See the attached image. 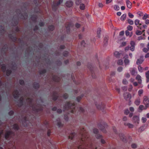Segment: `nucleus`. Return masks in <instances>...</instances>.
Instances as JSON below:
<instances>
[{
    "label": "nucleus",
    "mask_w": 149,
    "mask_h": 149,
    "mask_svg": "<svg viewBox=\"0 0 149 149\" xmlns=\"http://www.w3.org/2000/svg\"><path fill=\"white\" fill-rule=\"evenodd\" d=\"M128 15L129 17L130 18H133L134 17V15L130 12L128 13Z\"/></svg>",
    "instance_id": "nucleus-39"
},
{
    "label": "nucleus",
    "mask_w": 149,
    "mask_h": 149,
    "mask_svg": "<svg viewBox=\"0 0 149 149\" xmlns=\"http://www.w3.org/2000/svg\"><path fill=\"white\" fill-rule=\"evenodd\" d=\"M140 98L139 97H138L135 100L134 103L136 105L138 106L140 104Z\"/></svg>",
    "instance_id": "nucleus-12"
},
{
    "label": "nucleus",
    "mask_w": 149,
    "mask_h": 149,
    "mask_svg": "<svg viewBox=\"0 0 149 149\" xmlns=\"http://www.w3.org/2000/svg\"><path fill=\"white\" fill-rule=\"evenodd\" d=\"M85 43L84 41H82L81 42V46L84 47L85 46Z\"/></svg>",
    "instance_id": "nucleus-63"
},
{
    "label": "nucleus",
    "mask_w": 149,
    "mask_h": 149,
    "mask_svg": "<svg viewBox=\"0 0 149 149\" xmlns=\"http://www.w3.org/2000/svg\"><path fill=\"white\" fill-rule=\"evenodd\" d=\"M75 135V134L74 133H71L69 136V138L72 139L74 137Z\"/></svg>",
    "instance_id": "nucleus-24"
},
{
    "label": "nucleus",
    "mask_w": 149,
    "mask_h": 149,
    "mask_svg": "<svg viewBox=\"0 0 149 149\" xmlns=\"http://www.w3.org/2000/svg\"><path fill=\"white\" fill-rule=\"evenodd\" d=\"M114 55L115 57L118 58L120 57L121 54V53H119L118 52L116 51L114 53Z\"/></svg>",
    "instance_id": "nucleus-16"
},
{
    "label": "nucleus",
    "mask_w": 149,
    "mask_h": 149,
    "mask_svg": "<svg viewBox=\"0 0 149 149\" xmlns=\"http://www.w3.org/2000/svg\"><path fill=\"white\" fill-rule=\"evenodd\" d=\"M143 61V56H141L140 58L137 59L136 63L137 65H139L142 63Z\"/></svg>",
    "instance_id": "nucleus-10"
},
{
    "label": "nucleus",
    "mask_w": 149,
    "mask_h": 149,
    "mask_svg": "<svg viewBox=\"0 0 149 149\" xmlns=\"http://www.w3.org/2000/svg\"><path fill=\"white\" fill-rule=\"evenodd\" d=\"M96 136L97 139H100L102 137V136L100 134L97 135Z\"/></svg>",
    "instance_id": "nucleus-53"
},
{
    "label": "nucleus",
    "mask_w": 149,
    "mask_h": 149,
    "mask_svg": "<svg viewBox=\"0 0 149 149\" xmlns=\"http://www.w3.org/2000/svg\"><path fill=\"white\" fill-rule=\"evenodd\" d=\"M125 76L126 78H129L130 77V75L129 73H127L125 74Z\"/></svg>",
    "instance_id": "nucleus-57"
},
{
    "label": "nucleus",
    "mask_w": 149,
    "mask_h": 149,
    "mask_svg": "<svg viewBox=\"0 0 149 149\" xmlns=\"http://www.w3.org/2000/svg\"><path fill=\"white\" fill-rule=\"evenodd\" d=\"M119 135L120 138L124 142H125L126 139L125 136H124V135L123 134L121 133Z\"/></svg>",
    "instance_id": "nucleus-15"
},
{
    "label": "nucleus",
    "mask_w": 149,
    "mask_h": 149,
    "mask_svg": "<svg viewBox=\"0 0 149 149\" xmlns=\"http://www.w3.org/2000/svg\"><path fill=\"white\" fill-rule=\"evenodd\" d=\"M145 30H143L142 31L139 30H137L136 31V34L137 35H140L142 34L143 32L145 31Z\"/></svg>",
    "instance_id": "nucleus-18"
},
{
    "label": "nucleus",
    "mask_w": 149,
    "mask_h": 149,
    "mask_svg": "<svg viewBox=\"0 0 149 149\" xmlns=\"http://www.w3.org/2000/svg\"><path fill=\"white\" fill-rule=\"evenodd\" d=\"M11 73V71L10 70H7L6 71V74L7 75H9Z\"/></svg>",
    "instance_id": "nucleus-62"
},
{
    "label": "nucleus",
    "mask_w": 149,
    "mask_h": 149,
    "mask_svg": "<svg viewBox=\"0 0 149 149\" xmlns=\"http://www.w3.org/2000/svg\"><path fill=\"white\" fill-rule=\"evenodd\" d=\"M125 33V35L127 36H129L130 37L132 35H130V33L128 30L126 31Z\"/></svg>",
    "instance_id": "nucleus-37"
},
{
    "label": "nucleus",
    "mask_w": 149,
    "mask_h": 149,
    "mask_svg": "<svg viewBox=\"0 0 149 149\" xmlns=\"http://www.w3.org/2000/svg\"><path fill=\"white\" fill-rule=\"evenodd\" d=\"M129 113V110L127 109L125 110L124 113L126 115H128Z\"/></svg>",
    "instance_id": "nucleus-54"
},
{
    "label": "nucleus",
    "mask_w": 149,
    "mask_h": 149,
    "mask_svg": "<svg viewBox=\"0 0 149 149\" xmlns=\"http://www.w3.org/2000/svg\"><path fill=\"white\" fill-rule=\"evenodd\" d=\"M79 111L81 112H83L84 111V109L83 108L80 107L79 108Z\"/></svg>",
    "instance_id": "nucleus-60"
},
{
    "label": "nucleus",
    "mask_w": 149,
    "mask_h": 149,
    "mask_svg": "<svg viewBox=\"0 0 149 149\" xmlns=\"http://www.w3.org/2000/svg\"><path fill=\"white\" fill-rule=\"evenodd\" d=\"M85 8V5L84 4L82 3L80 4V8L81 10H84V9Z\"/></svg>",
    "instance_id": "nucleus-26"
},
{
    "label": "nucleus",
    "mask_w": 149,
    "mask_h": 149,
    "mask_svg": "<svg viewBox=\"0 0 149 149\" xmlns=\"http://www.w3.org/2000/svg\"><path fill=\"white\" fill-rule=\"evenodd\" d=\"M132 119L133 122L136 125L139 124V116H134Z\"/></svg>",
    "instance_id": "nucleus-5"
},
{
    "label": "nucleus",
    "mask_w": 149,
    "mask_h": 149,
    "mask_svg": "<svg viewBox=\"0 0 149 149\" xmlns=\"http://www.w3.org/2000/svg\"><path fill=\"white\" fill-rule=\"evenodd\" d=\"M31 19L33 21H35L36 20V16H34V17L33 16L31 18Z\"/></svg>",
    "instance_id": "nucleus-49"
},
{
    "label": "nucleus",
    "mask_w": 149,
    "mask_h": 149,
    "mask_svg": "<svg viewBox=\"0 0 149 149\" xmlns=\"http://www.w3.org/2000/svg\"><path fill=\"white\" fill-rule=\"evenodd\" d=\"M143 103L146 107V108L145 109H146L148 107H149V100L148 97L146 96H144Z\"/></svg>",
    "instance_id": "nucleus-3"
},
{
    "label": "nucleus",
    "mask_w": 149,
    "mask_h": 149,
    "mask_svg": "<svg viewBox=\"0 0 149 149\" xmlns=\"http://www.w3.org/2000/svg\"><path fill=\"white\" fill-rule=\"evenodd\" d=\"M148 15L146 13H145L143 15V19H146L148 17Z\"/></svg>",
    "instance_id": "nucleus-35"
},
{
    "label": "nucleus",
    "mask_w": 149,
    "mask_h": 149,
    "mask_svg": "<svg viewBox=\"0 0 149 149\" xmlns=\"http://www.w3.org/2000/svg\"><path fill=\"white\" fill-rule=\"evenodd\" d=\"M129 71L132 75L135 76L137 74L136 69L135 68H131L129 69Z\"/></svg>",
    "instance_id": "nucleus-4"
},
{
    "label": "nucleus",
    "mask_w": 149,
    "mask_h": 149,
    "mask_svg": "<svg viewBox=\"0 0 149 149\" xmlns=\"http://www.w3.org/2000/svg\"><path fill=\"white\" fill-rule=\"evenodd\" d=\"M137 14L139 15L140 16H142L143 15V13L141 12H139L137 13Z\"/></svg>",
    "instance_id": "nucleus-45"
},
{
    "label": "nucleus",
    "mask_w": 149,
    "mask_h": 149,
    "mask_svg": "<svg viewBox=\"0 0 149 149\" xmlns=\"http://www.w3.org/2000/svg\"><path fill=\"white\" fill-rule=\"evenodd\" d=\"M124 98L126 100H130L131 98V95L130 94L127 93H125L124 94Z\"/></svg>",
    "instance_id": "nucleus-7"
},
{
    "label": "nucleus",
    "mask_w": 149,
    "mask_h": 149,
    "mask_svg": "<svg viewBox=\"0 0 149 149\" xmlns=\"http://www.w3.org/2000/svg\"><path fill=\"white\" fill-rule=\"evenodd\" d=\"M73 5V2L70 1H68L66 2L65 3V5L67 7H71Z\"/></svg>",
    "instance_id": "nucleus-11"
},
{
    "label": "nucleus",
    "mask_w": 149,
    "mask_h": 149,
    "mask_svg": "<svg viewBox=\"0 0 149 149\" xmlns=\"http://www.w3.org/2000/svg\"><path fill=\"white\" fill-rule=\"evenodd\" d=\"M117 63L118 65H122L123 63V62L122 60L119 59L118 60Z\"/></svg>",
    "instance_id": "nucleus-28"
},
{
    "label": "nucleus",
    "mask_w": 149,
    "mask_h": 149,
    "mask_svg": "<svg viewBox=\"0 0 149 149\" xmlns=\"http://www.w3.org/2000/svg\"><path fill=\"white\" fill-rule=\"evenodd\" d=\"M126 42H123L122 43L121 46H124L126 45Z\"/></svg>",
    "instance_id": "nucleus-64"
},
{
    "label": "nucleus",
    "mask_w": 149,
    "mask_h": 149,
    "mask_svg": "<svg viewBox=\"0 0 149 149\" xmlns=\"http://www.w3.org/2000/svg\"><path fill=\"white\" fill-rule=\"evenodd\" d=\"M10 132H7L5 135V137L6 139H7L9 136V135L10 134Z\"/></svg>",
    "instance_id": "nucleus-33"
},
{
    "label": "nucleus",
    "mask_w": 149,
    "mask_h": 149,
    "mask_svg": "<svg viewBox=\"0 0 149 149\" xmlns=\"http://www.w3.org/2000/svg\"><path fill=\"white\" fill-rule=\"evenodd\" d=\"M145 108L146 107H144L143 105H140L138 108V111L139 112H141L143 110L145 109Z\"/></svg>",
    "instance_id": "nucleus-17"
},
{
    "label": "nucleus",
    "mask_w": 149,
    "mask_h": 149,
    "mask_svg": "<svg viewBox=\"0 0 149 149\" xmlns=\"http://www.w3.org/2000/svg\"><path fill=\"white\" fill-rule=\"evenodd\" d=\"M18 96V93L17 91H16L14 93V96L15 98H16Z\"/></svg>",
    "instance_id": "nucleus-30"
},
{
    "label": "nucleus",
    "mask_w": 149,
    "mask_h": 149,
    "mask_svg": "<svg viewBox=\"0 0 149 149\" xmlns=\"http://www.w3.org/2000/svg\"><path fill=\"white\" fill-rule=\"evenodd\" d=\"M49 29L50 31H53L54 29V26L52 25H51L49 26Z\"/></svg>",
    "instance_id": "nucleus-34"
},
{
    "label": "nucleus",
    "mask_w": 149,
    "mask_h": 149,
    "mask_svg": "<svg viewBox=\"0 0 149 149\" xmlns=\"http://www.w3.org/2000/svg\"><path fill=\"white\" fill-rule=\"evenodd\" d=\"M125 125L128 126L129 128H132L134 127V125L130 123H125Z\"/></svg>",
    "instance_id": "nucleus-20"
},
{
    "label": "nucleus",
    "mask_w": 149,
    "mask_h": 149,
    "mask_svg": "<svg viewBox=\"0 0 149 149\" xmlns=\"http://www.w3.org/2000/svg\"><path fill=\"white\" fill-rule=\"evenodd\" d=\"M131 146L133 148H136L137 146L136 144L135 143L132 144Z\"/></svg>",
    "instance_id": "nucleus-44"
},
{
    "label": "nucleus",
    "mask_w": 149,
    "mask_h": 149,
    "mask_svg": "<svg viewBox=\"0 0 149 149\" xmlns=\"http://www.w3.org/2000/svg\"><path fill=\"white\" fill-rule=\"evenodd\" d=\"M143 90L142 89L139 90L138 92V93L139 96H141V95L143 93Z\"/></svg>",
    "instance_id": "nucleus-32"
},
{
    "label": "nucleus",
    "mask_w": 149,
    "mask_h": 149,
    "mask_svg": "<svg viewBox=\"0 0 149 149\" xmlns=\"http://www.w3.org/2000/svg\"><path fill=\"white\" fill-rule=\"evenodd\" d=\"M124 34V31H121L120 33H119V35L120 36H123Z\"/></svg>",
    "instance_id": "nucleus-58"
},
{
    "label": "nucleus",
    "mask_w": 149,
    "mask_h": 149,
    "mask_svg": "<svg viewBox=\"0 0 149 149\" xmlns=\"http://www.w3.org/2000/svg\"><path fill=\"white\" fill-rule=\"evenodd\" d=\"M136 79L138 81L139 84H141L142 83L141 77L139 74H137L136 77Z\"/></svg>",
    "instance_id": "nucleus-9"
},
{
    "label": "nucleus",
    "mask_w": 149,
    "mask_h": 149,
    "mask_svg": "<svg viewBox=\"0 0 149 149\" xmlns=\"http://www.w3.org/2000/svg\"><path fill=\"white\" fill-rule=\"evenodd\" d=\"M108 39L107 37H105L104 38V43L106 44V43L107 42V41H108Z\"/></svg>",
    "instance_id": "nucleus-48"
},
{
    "label": "nucleus",
    "mask_w": 149,
    "mask_h": 149,
    "mask_svg": "<svg viewBox=\"0 0 149 149\" xmlns=\"http://www.w3.org/2000/svg\"><path fill=\"white\" fill-rule=\"evenodd\" d=\"M147 119L143 117L142 118V121L143 123H145Z\"/></svg>",
    "instance_id": "nucleus-40"
},
{
    "label": "nucleus",
    "mask_w": 149,
    "mask_h": 149,
    "mask_svg": "<svg viewBox=\"0 0 149 149\" xmlns=\"http://www.w3.org/2000/svg\"><path fill=\"white\" fill-rule=\"evenodd\" d=\"M63 0H59L58 2L56 3L57 6H58L60 4L63 2Z\"/></svg>",
    "instance_id": "nucleus-50"
},
{
    "label": "nucleus",
    "mask_w": 149,
    "mask_h": 149,
    "mask_svg": "<svg viewBox=\"0 0 149 149\" xmlns=\"http://www.w3.org/2000/svg\"><path fill=\"white\" fill-rule=\"evenodd\" d=\"M68 97V94L66 93H65L64 94V95L63 96V97L65 99L67 98Z\"/></svg>",
    "instance_id": "nucleus-51"
},
{
    "label": "nucleus",
    "mask_w": 149,
    "mask_h": 149,
    "mask_svg": "<svg viewBox=\"0 0 149 149\" xmlns=\"http://www.w3.org/2000/svg\"><path fill=\"white\" fill-rule=\"evenodd\" d=\"M68 54V52L67 51H65L63 52V55L65 56H67Z\"/></svg>",
    "instance_id": "nucleus-47"
},
{
    "label": "nucleus",
    "mask_w": 149,
    "mask_h": 149,
    "mask_svg": "<svg viewBox=\"0 0 149 149\" xmlns=\"http://www.w3.org/2000/svg\"><path fill=\"white\" fill-rule=\"evenodd\" d=\"M127 22L129 24L131 25H132L134 24L133 21L130 19H129L127 20Z\"/></svg>",
    "instance_id": "nucleus-29"
},
{
    "label": "nucleus",
    "mask_w": 149,
    "mask_h": 149,
    "mask_svg": "<svg viewBox=\"0 0 149 149\" xmlns=\"http://www.w3.org/2000/svg\"><path fill=\"white\" fill-rule=\"evenodd\" d=\"M114 8L115 10H118L120 9L119 6L117 5H115L114 6Z\"/></svg>",
    "instance_id": "nucleus-27"
},
{
    "label": "nucleus",
    "mask_w": 149,
    "mask_h": 149,
    "mask_svg": "<svg viewBox=\"0 0 149 149\" xmlns=\"http://www.w3.org/2000/svg\"><path fill=\"white\" fill-rule=\"evenodd\" d=\"M145 38L144 37H143L142 36H140L138 37V40H143V39H145Z\"/></svg>",
    "instance_id": "nucleus-38"
},
{
    "label": "nucleus",
    "mask_w": 149,
    "mask_h": 149,
    "mask_svg": "<svg viewBox=\"0 0 149 149\" xmlns=\"http://www.w3.org/2000/svg\"><path fill=\"white\" fill-rule=\"evenodd\" d=\"M124 61L125 65H129L130 63V61L128 59H125L124 60Z\"/></svg>",
    "instance_id": "nucleus-22"
},
{
    "label": "nucleus",
    "mask_w": 149,
    "mask_h": 149,
    "mask_svg": "<svg viewBox=\"0 0 149 149\" xmlns=\"http://www.w3.org/2000/svg\"><path fill=\"white\" fill-rule=\"evenodd\" d=\"M24 84V82L23 80H19V84L23 85Z\"/></svg>",
    "instance_id": "nucleus-55"
},
{
    "label": "nucleus",
    "mask_w": 149,
    "mask_h": 149,
    "mask_svg": "<svg viewBox=\"0 0 149 149\" xmlns=\"http://www.w3.org/2000/svg\"><path fill=\"white\" fill-rule=\"evenodd\" d=\"M130 110L131 111L133 112L134 111V108L132 107H131L130 108Z\"/></svg>",
    "instance_id": "nucleus-61"
},
{
    "label": "nucleus",
    "mask_w": 149,
    "mask_h": 149,
    "mask_svg": "<svg viewBox=\"0 0 149 149\" xmlns=\"http://www.w3.org/2000/svg\"><path fill=\"white\" fill-rule=\"evenodd\" d=\"M96 107L98 109H101V107H102L103 108H104V106L102 105H97V104H96Z\"/></svg>",
    "instance_id": "nucleus-25"
},
{
    "label": "nucleus",
    "mask_w": 149,
    "mask_h": 149,
    "mask_svg": "<svg viewBox=\"0 0 149 149\" xmlns=\"http://www.w3.org/2000/svg\"><path fill=\"white\" fill-rule=\"evenodd\" d=\"M131 47H130V49L132 51H133L134 50L135 43L134 41H131L130 42Z\"/></svg>",
    "instance_id": "nucleus-8"
},
{
    "label": "nucleus",
    "mask_w": 149,
    "mask_h": 149,
    "mask_svg": "<svg viewBox=\"0 0 149 149\" xmlns=\"http://www.w3.org/2000/svg\"><path fill=\"white\" fill-rule=\"evenodd\" d=\"M81 3V0H76V3L77 5H79Z\"/></svg>",
    "instance_id": "nucleus-41"
},
{
    "label": "nucleus",
    "mask_w": 149,
    "mask_h": 149,
    "mask_svg": "<svg viewBox=\"0 0 149 149\" xmlns=\"http://www.w3.org/2000/svg\"><path fill=\"white\" fill-rule=\"evenodd\" d=\"M130 47H129V46H127V47H125V51L126 52L128 50L130 49Z\"/></svg>",
    "instance_id": "nucleus-59"
},
{
    "label": "nucleus",
    "mask_w": 149,
    "mask_h": 149,
    "mask_svg": "<svg viewBox=\"0 0 149 149\" xmlns=\"http://www.w3.org/2000/svg\"><path fill=\"white\" fill-rule=\"evenodd\" d=\"M145 76L146 79V82L147 83L149 82V70L145 73Z\"/></svg>",
    "instance_id": "nucleus-14"
},
{
    "label": "nucleus",
    "mask_w": 149,
    "mask_h": 149,
    "mask_svg": "<svg viewBox=\"0 0 149 149\" xmlns=\"http://www.w3.org/2000/svg\"><path fill=\"white\" fill-rule=\"evenodd\" d=\"M75 104L74 102H67L65 104L64 106V109L65 110H69L71 109V112L72 113H74V110H75Z\"/></svg>",
    "instance_id": "nucleus-2"
},
{
    "label": "nucleus",
    "mask_w": 149,
    "mask_h": 149,
    "mask_svg": "<svg viewBox=\"0 0 149 149\" xmlns=\"http://www.w3.org/2000/svg\"><path fill=\"white\" fill-rule=\"evenodd\" d=\"M58 95L57 94H56L55 95V96H53V99L54 100H56V99H57V98H58Z\"/></svg>",
    "instance_id": "nucleus-46"
},
{
    "label": "nucleus",
    "mask_w": 149,
    "mask_h": 149,
    "mask_svg": "<svg viewBox=\"0 0 149 149\" xmlns=\"http://www.w3.org/2000/svg\"><path fill=\"white\" fill-rule=\"evenodd\" d=\"M140 21L138 19H136L134 21V24L135 25L137 26L138 29H141V26L142 24L140 23Z\"/></svg>",
    "instance_id": "nucleus-6"
},
{
    "label": "nucleus",
    "mask_w": 149,
    "mask_h": 149,
    "mask_svg": "<svg viewBox=\"0 0 149 149\" xmlns=\"http://www.w3.org/2000/svg\"><path fill=\"white\" fill-rule=\"evenodd\" d=\"M81 133V138L79 145L77 148L74 149H93L94 146L90 141L88 134L84 128Z\"/></svg>",
    "instance_id": "nucleus-1"
},
{
    "label": "nucleus",
    "mask_w": 149,
    "mask_h": 149,
    "mask_svg": "<svg viewBox=\"0 0 149 149\" xmlns=\"http://www.w3.org/2000/svg\"><path fill=\"white\" fill-rule=\"evenodd\" d=\"M149 50L148 48L147 49L146 48H144L143 49V51L146 53Z\"/></svg>",
    "instance_id": "nucleus-42"
},
{
    "label": "nucleus",
    "mask_w": 149,
    "mask_h": 149,
    "mask_svg": "<svg viewBox=\"0 0 149 149\" xmlns=\"http://www.w3.org/2000/svg\"><path fill=\"white\" fill-rule=\"evenodd\" d=\"M126 3L127 7L129 8H131L132 7V3L129 0H126Z\"/></svg>",
    "instance_id": "nucleus-13"
},
{
    "label": "nucleus",
    "mask_w": 149,
    "mask_h": 149,
    "mask_svg": "<svg viewBox=\"0 0 149 149\" xmlns=\"http://www.w3.org/2000/svg\"><path fill=\"white\" fill-rule=\"evenodd\" d=\"M34 87L36 88L39 87V84L37 83H35L33 85Z\"/></svg>",
    "instance_id": "nucleus-36"
},
{
    "label": "nucleus",
    "mask_w": 149,
    "mask_h": 149,
    "mask_svg": "<svg viewBox=\"0 0 149 149\" xmlns=\"http://www.w3.org/2000/svg\"><path fill=\"white\" fill-rule=\"evenodd\" d=\"M101 29L100 28H98L97 29V36L100 38V34L101 32Z\"/></svg>",
    "instance_id": "nucleus-19"
},
{
    "label": "nucleus",
    "mask_w": 149,
    "mask_h": 149,
    "mask_svg": "<svg viewBox=\"0 0 149 149\" xmlns=\"http://www.w3.org/2000/svg\"><path fill=\"white\" fill-rule=\"evenodd\" d=\"M126 14H124L121 17V18H120L121 20L122 21L126 19Z\"/></svg>",
    "instance_id": "nucleus-21"
},
{
    "label": "nucleus",
    "mask_w": 149,
    "mask_h": 149,
    "mask_svg": "<svg viewBox=\"0 0 149 149\" xmlns=\"http://www.w3.org/2000/svg\"><path fill=\"white\" fill-rule=\"evenodd\" d=\"M133 27L130 25H128L127 27V29L128 31H132L133 29Z\"/></svg>",
    "instance_id": "nucleus-31"
},
{
    "label": "nucleus",
    "mask_w": 149,
    "mask_h": 149,
    "mask_svg": "<svg viewBox=\"0 0 149 149\" xmlns=\"http://www.w3.org/2000/svg\"><path fill=\"white\" fill-rule=\"evenodd\" d=\"M93 132L95 134H97L98 132V130L97 129H94L93 130Z\"/></svg>",
    "instance_id": "nucleus-56"
},
{
    "label": "nucleus",
    "mask_w": 149,
    "mask_h": 149,
    "mask_svg": "<svg viewBox=\"0 0 149 149\" xmlns=\"http://www.w3.org/2000/svg\"><path fill=\"white\" fill-rule=\"evenodd\" d=\"M138 70L139 71L141 72H142L143 71V68L141 66H139L138 67Z\"/></svg>",
    "instance_id": "nucleus-23"
},
{
    "label": "nucleus",
    "mask_w": 149,
    "mask_h": 149,
    "mask_svg": "<svg viewBox=\"0 0 149 149\" xmlns=\"http://www.w3.org/2000/svg\"><path fill=\"white\" fill-rule=\"evenodd\" d=\"M123 70V68L122 67H120L118 68V71L119 72H121Z\"/></svg>",
    "instance_id": "nucleus-52"
},
{
    "label": "nucleus",
    "mask_w": 149,
    "mask_h": 149,
    "mask_svg": "<svg viewBox=\"0 0 149 149\" xmlns=\"http://www.w3.org/2000/svg\"><path fill=\"white\" fill-rule=\"evenodd\" d=\"M123 83L124 84H127V81L126 79H124L123 81Z\"/></svg>",
    "instance_id": "nucleus-43"
}]
</instances>
